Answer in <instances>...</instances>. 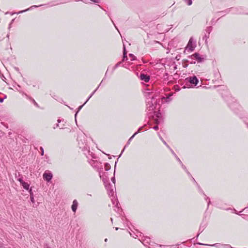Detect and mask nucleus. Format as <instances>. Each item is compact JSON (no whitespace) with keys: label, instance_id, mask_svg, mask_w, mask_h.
<instances>
[{"label":"nucleus","instance_id":"1","mask_svg":"<svg viewBox=\"0 0 248 248\" xmlns=\"http://www.w3.org/2000/svg\"><path fill=\"white\" fill-rule=\"evenodd\" d=\"M102 180L105 185V187L108 191V194L110 196H113L115 192V189L113 188V186L110 184H108L107 185L106 183L107 182V180L105 178H103Z\"/></svg>","mask_w":248,"mask_h":248},{"label":"nucleus","instance_id":"2","mask_svg":"<svg viewBox=\"0 0 248 248\" xmlns=\"http://www.w3.org/2000/svg\"><path fill=\"white\" fill-rule=\"evenodd\" d=\"M196 47V45L193 43L192 38H190L188 44L186 47V49L190 52L193 51Z\"/></svg>","mask_w":248,"mask_h":248},{"label":"nucleus","instance_id":"3","mask_svg":"<svg viewBox=\"0 0 248 248\" xmlns=\"http://www.w3.org/2000/svg\"><path fill=\"white\" fill-rule=\"evenodd\" d=\"M192 59L195 60L198 62H201L204 59V58L201 56L199 53H195L191 56Z\"/></svg>","mask_w":248,"mask_h":248},{"label":"nucleus","instance_id":"4","mask_svg":"<svg viewBox=\"0 0 248 248\" xmlns=\"http://www.w3.org/2000/svg\"><path fill=\"white\" fill-rule=\"evenodd\" d=\"M52 178V174L49 171H46L43 174V178L47 182H49Z\"/></svg>","mask_w":248,"mask_h":248},{"label":"nucleus","instance_id":"5","mask_svg":"<svg viewBox=\"0 0 248 248\" xmlns=\"http://www.w3.org/2000/svg\"><path fill=\"white\" fill-rule=\"evenodd\" d=\"M186 80L189 82L191 84H194L195 86L197 85L199 81L198 79L195 76L189 77L186 78Z\"/></svg>","mask_w":248,"mask_h":248},{"label":"nucleus","instance_id":"6","mask_svg":"<svg viewBox=\"0 0 248 248\" xmlns=\"http://www.w3.org/2000/svg\"><path fill=\"white\" fill-rule=\"evenodd\" d=\"M140 78L141 80L148 82L150 80V76L144 74H141Z\"/></svg>","mask_w":248,"mask_h":248},{"label":"nucleus","instance_id":"7","mask_svg":"<svg viewBox=\"0 0 248 248\" xmlns=\"http://www.w3.org/2000/svg\"><path fill=\"white\" fill-rule=\"evenodd\" d=\"M160 139L162 141V142L164 143V144L165 145H166L167 146V147H168L169 149H170V150H171V152H172V154H173V155L176 156V157L177 159V160L180 162V163L181 164H182V163L181 161L180 160V159H179V158L176 156V155H175V154L174 153V152H173V151L172 150H171V149L170 148V147H169V145L167 144V143L166 142V141H165L164 140H163L162 139V138H161V137H160Z\"/></svg>","mask_w":248,"mask_h":248},{"label":"nucleus","instance_id":"8","mask_svg":"<svg viewBox=\"0 0 248 248\" xmlns=\"http://www.w3.org/2000/svg\"><path fill=\"white\" fill-rule=\"evenodd\" d=\"M78 206V202L77 200H75L73 202V204L72 205V209L74 212H76L77 207Z\"/></svg>","mask_w":248,"mask_h":248},{"label":"nucleus","instance_id":"9","mask_svg":"<svg viewBox=\"0 0 248 248\" xmlns=\"http://www.w3.org/2000/svg\"><path fill=\"white\" fill-rule=\"evenodd\" d=\"M97 88L91 94V95L89 97V98L87 99V100H86V101L85 102V103L82 105V106H80V107H79L78 108V111L76 112V114H75V118H76L77 117V113L80 110V109L82 108V106L85 104H86L87 101L90 99V98L92 96V95L94 93L96 92V91L97 90Z\"/></svg>","mask_w":248,"mask_h":248},{"label":"nucleus","instance_id":"10","mask_svg":"<svg viewBox=\"0 0 248 248\" xmlns=\"http://www.w3.org/2000/svg\"><path fill=\"white\" fill-rule=\"evenodd\" d=\"M21 185L23 187V188L26 190H29V189H30V184L26 182H24L23 183H22Z\"/></svg>","mask_w":248,"mask_h":248},{"label":"nucleus","instance_id":"11","mask_svg":"<svg viewBox=\"0 0 248 248\" xmlns=\"http://www.w3.org/2000/svg\"><path fill=\"white\" fill-rule=\"evenodd\" d=\"M29 193L30 195L31 201L32 203H34L35 201L33 197V193L32 191L31 188L29 189Z\"/></svg>","mask_w":248,"mask_h":248},{"label":"nucleus","instance_id":"12","mask_svg":"<svg viewBox=\"0 0 248 248\" xmlns=\"http://www.w3.org/2000/svg\"><path fill=\"white\" fill-rule=\"evenodd\" d=\"M147 109H148V111H152L153 110L154 108V106L153 105V104H150L149 103V102L148 103V104H147Z\"/></svg>","mask_w":248,"mask_h":248},{"label":"nucleus","instance_id":"13","mask_svg":"<svg viewBox=\"0 0 248 248\" xmlns=\"http://www.w3.org/2000/svg\"><path fill=\"white\" fill-rule=\"evenodd\" d=\"M126 60H127V56H126V50H125V47L124 46V56H123V61H124Z\"/></svg>","mask_w":248,"mask_h":248},{"label":"nucleus","instance_id":"14","mask_svg":"<svg viewBox=\"0 0 248 248\" xmlns=\"http://www.w3.org/2000/svg\"><path fill=\"white\" fill-rule=\"evenodd\" d=\"M139 132V130H138L137 132H136L133 136L128 140L127 143L129 144L130 142V141H131V140L134 138V137L138 134V133Z\"/></svg>","mask_w":248,"mask_h":248},{"label":"nucleus","instance_id":"15","mask_svg":"<svg viewBox=\"0 0 248 248\" xmlns=\"http://www.w3.org/2000/svg\"><path fill=\"white\" fill-rule=\"evenodd\" d=\"M38 7V6H36V5L32 6H31V8H28V9H26V10H23V11H21L19 12L18 13V14H20V13H23V12H26V11H27L29 10L31 8H32V7Z\"/></svg>","mask_w":248,"mask_h":248},{"label":"nucleus","instance_id":"16","mask_svg":"<svg viewBox=\"0 0 248 248\" xmlns=\"http://www.w3.org/2000/svg\"><path fill=\"white\" fill-rule=\"evenodd\" d=\"M1 94H2V93H0V95ZM6 96L5 95H3V97H0V102H2L5 98H6Z\"/></svg>","mask_w":248,"mask_h":248},{"label":"nucleus","instance_id":"17","mask_svg":"<svg viewBox=\"0 0 248 248\" xmlns=\"http://www.w3.org/2000/svg\"><path fill=\"white\" fill-rule=\"evenodd\" d=\"M185 2L187 3L188 5H190L192 4L191 0H185Z\"/></svg>","mask_w":248,"mask_h":248},{"label":"nucleus","instance_id":"18","mask_svg":"<svg viewBox=\"0 0 248 248\" xmlns=\"http://www.w3.org/2000/svg\"><path fill=\"white\" fill-rule=\"evenodd\" d=\"M129 56L131 58L132 61L135 60L136 59L135 56L132 54H130Z\"/></svg>","mask_w":248,"mask_h":248},{"label":"nucleus","instance_id":"19","mask_svg":"<svg viewBox=\"0 0 248 248\" xmlns=\"http://www.w3.org/2000/svg\"><path fill=\"white\" fill-rule=\"evenodd\" d=\"M106 170H108L109 169V168H110L109 165L108 164H106Z\"/></svg>","mask_w":248,"mask_h":248},{"label":"nucleus","instance_id":"20","mask_svg":"<svg viewBox=\"0 0 248 248\" xmlns=\"http://www.w3.org/2000/svg\"><path fill=\"white\" fill-rule=\"evenodd\" d=\"M18 181L20 183L21 185L22 184V183H23L24 182V181H23V180H22V178H19L18 179Z\"/></svg>","mask_w":248,"mask_h":248},{"label":"nucleus","instance_id":"21","mask_svg":"<svg viewBox=\"0 0 248 248\" xmlns=\"http://www.w3.org/2000/svg\"><path fill=\"white\" fill-rule=\"evenodd\" d=\"M112 201L113 204H115V201L116 203V206L118 205V203L117 202L116 199H115L114 200L112 199Z\"/></svg>","mask_w":248,"mask_h":248},{"label":"nucleus","instance_id":"22","mask_svg":"<svg viewBox=\"0 0 248 248\" xmlns=\"http://www.w3.org/2000/svg\"><path fill=\"white\" fill-rule=\"evenodd\" d=\"M90 0L94 3H99V0Z\"/></svg>","mask_w":248,"mask_h":248},{"label":"nucleus","instance_id":"23","mask_svg":"<svg viewBox=\"0 0 248 248\" xmlns=\"http://www.w3.org/2000/svg\"><path fill=\"white\" fill-rule=\"evenodd\" d=\"M153 129L155 130H157L158 129V127L157 125H155V126L153 127Z\"/></svg>","mask_w":248,"mask_h":248},{"label":"nucleus","instance_id":"24","mask_svg":"<svg viewBox=\"0 0 248 248\" xmlns=\"http://www.w3.org/2000/svg\"><path fill=\"white\" fill-rule=\"evenodd\" d=\"M120 63H121V62H118V63H117V64L115 65V66H114V69H116V68L118 66V65L120 64Z\"/></svg>","mask_w":248,"mask_h":248},{"label":"nucleus","instance_id":"25","mask_svg":"<svg viewBox=\"0 0 248 248\" xmlns=\"http://www.w3.org/2000/svg\"><path fill=\"white\" fill-rule=\"evenodd\" d=\"M41 155H44V149L42 147H41Z\"/></svg>","mask_w":248,"mask_h":248},{"label":"nucleus","instance_id":"26","mask_svg":"<svg viewBox=\"0 0 248 248\" xmlns=\"http://www.w3.org/2000/svg\"><path fill=\"white\" fill-rule=\"evenodd\" d=\"M111 180H112V181L113 183L114 187H115V178H114V177L112 178Z\"/></svg>","mask_w":248,"mask_h":248},{"label":"nucleus","instance_id":"27","mask_svg":"<svg viewBox=\"0 0 248 248\" xmlns=\"http://www.w3.org/2000/svg\"><path fill=\"white\" fill-rule=\"evenodd\" d=\"M155 123L156 124H158L160 123L158 119L155 120Z\"/></svg>","mask_w":248,"mask_h":248},{"label":"nucleus","instance_id":"28","mask_svg":"<svg viewBox=\"0 0 248 248\" xmlns=\"http://www.w3.org/2000/svg\"><path fill=\"white\" fill-rule=\"evenodd\" d=\"M182 167L184 169H186V168L185 166H184L183 164H182Z\"/></svg>","mask_w":248,"mask_h":248},{"label":"nucleus","instance_id":"29","mask_svg":"<svg viewBox=\"0 0 248 248\" xmlns=\"http://www.w3.org/2000/svg\"><path fill=\"white\" fill-rule=\"evenodd\" d=\"M191 63H195V62H193V61H192V62H191Z\"/></svg>","mask_w":248,"mask_h":248},{"label":"nucleus","instance_id":"30","mask_svg":"<svg viewBox=\"0 0 248 248\" xmlns=\"http://www.w3.org/2000/svg\"><path fill=\"white\" fill-rule=\"evenodd\" d=\"M107 241H108L107 238H106V239H105V242H107Z\"/></svg>","mask_w":248,"mask_h":248},{"label":"nucleus","instance_id":"31","mask_svg":"<svg viewBox=\"0 0 248 248\" xmlns=\"http://www.w3.org/2000/svg\"><path fill=\"white\" fill-rule=\"evenodd\" d=\"M60 121H60V120H58V123H60Z\"/></svg>","mask_w":248,"mask_h":248},{"label":"nucleus","instance_id":"32","mask_svg":"<svg viewBox=\"0 0 248 248\" xmlns=\"http://www.w3.org/2000/svg\"><path fill=\"white\" fill-rule=\"evenodd\" d=\"M159 115V114H157V117H159V115Z\"/></svg>","mask_w":248,"mask_h":248},{"label":"nucleus","instance_id":"33","mask_svg":"<svg viewBox=\"0 0 248 248\" xmlns=\"http://www.w3.org/2000/svg\"><path fill=\"white\" fill-rule=\"evenodd\" d=\"M116 229V230H118V228H116V229Z\"/></svg>","mask_w":248,"mask_h":248}]
</instances>
